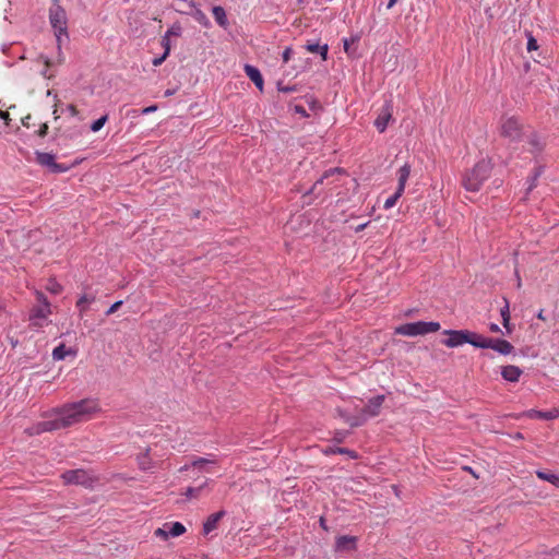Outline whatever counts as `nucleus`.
<instances>
[{
    "mask_svg": "<svg viewBox=\"0 0 559 559\" xmlns=\"http://www.w3.org/2000/svg\"><path fill=\"white\" fill-rule=\"evenodd\" d=\"M500 134L510 141H518L522 136V124L515 117H509L503 120Z\"/></svg>",
    "mask_w": 559,
    "mask_h": 559,
    "instance_id": "nucleus-8",
    "label": "nucleus"
},
{
    "mask_svg": "<svg viewBox=\"0 0 559 559\" xmlns=\"http://www.w3.org/2000/svg\"><path fill=\"white\" fill-rule=\"evenodd\" d=\"M173 94H174V91H170V90H167V91L165 92V96H170V95H173Z\"/></svg>",
    "mask_w": 559,
    "mask_h": 559,
    "instance_id": "nucleus-64",
    "label": "nucleus"
},
{
    "mask_svg": "<svg viewBox=\"0 0 559 559\" xmlns=\"http://www.w3.org/2000/svg\"><path fill=\"white\" fill-rule=\"evenodd\" d=\"M213 15L217 24L222 27H226L228 25V20L224 8L217 5L213 8Z\"/></svg>",
    "mask_w": 559,
    "mask_h": 559,
    "instance_id": "nucleus-21",
    "label": "nucleus"
},
{
    "mask_svg": "<svg viewBox=\"0 0 559 559\" xmlns=\"http://www.w3.org/2000/svg\"><path fill=\"white\" fill-rule=\"evenodd\" d=\"M0 118L2 120H4L5 124H9V121H10L9 112L0 110Z\"/></svg>",
    "mask_w": 559,
    "mask_h": 559,
    "instance_id": "nucleus-52",
    "label": "nucleus"
},
{
    "mask_svg": "<svg viewBox=\"0 0 559 559\" xmlns=\"http://www.w3.org/2000/svg\"><path fill=\"white\" fill-rule=\"evenodd\" d=\"M155 110H157V106L153 105V106H148V107L143 108L142 109V114L143 115H147V114L153 112Z\"/></svg>",
    "mask_w": 559,
    "mask_h": 559,
    "instance_id": "nucleus-51",
    "label": "nucleus"
},
{
    "mask_svg": "<svg viewBox=\"0 0 559 559\" xmlns=\"http://www.w3.org/2000/svg\"><path fill=\"white\" fill-rule=\"evenodd\" d=\"M48 133V124L45 122L40 126L39 130L37 131L38 136L45 138Z\"/></svg>",
    "mask_w": 559,
    "mask_h": 559,
    "instance_id": "nucleus-44",
    "label": "nucleus"
},
{
    "mask_svg": "<svg viewBox=\"0 0 559 559\" xmlns=\"http://www.w3.org/2000/svg\"><path fill=\"white\" fill-rule=\"evenodd\" d=\"M443 334L449 337L442 341V344L449 348L459 347L465 343L476 347L479 334L469 330H444Z\"/></svg>",
    "mask_w": 559,
    "mask_h": 559,
    "instance_id": "nucleus-4",
    "label": "nucleus"
},
{
    "mask_svg": "<svg viewBox=\"0 0 559 559\" xmlns=\"http://www.w3.org/2000/svg\"><path fill=\"white\" fill-rule=\"evenodd\" d=\"M338 414L340 416L346 421V417H350L349 415H347L346 413H344L343 411L338 409Z\"/></svg>",
    "mask_w": 559,
    "mask_h": 559,
    "instance_id": "nucleus-57",
    "label": "nucleus"
},
{
    "mask_svg": "<svg viewBox=\"0 0 559 559\" xmlns=\"http://www.w3.org/2000/svg\"><path fill=\"white\" fill-rule=\"evenodd\" d=\"M166 58H167V56H165V53H163V56L153 59L152 63L154 67H158L165 61Z\"/></svg>",
    "mask_w": 559,
    "mask_h": 559,
    "instance_id": "nucleus-48",
    "label": "nucleus"
},
{
    "mask_svg": "<svg viewBox=\"0 0 559 559\" xmlns=\"http://www.w3.org/2000/svg\"><path fill=\"white\" fill-rule=\"evenodd\" d=\"M46 68L50 67L51 62L48 58H45L44 60Z\"/></svg>",
    "mask_w": 559,
    "mask_h": 559,
    "instance_id": "nucleus-63",
    "label": "nucleus"
},
{
    "mask_svg": "<svg viewBox=\"0 0 559 559\" xmlns=\"http://www.w3.org/2000/svg\"><path fill=\"white\" fill-rule=\"evenodd\" d=\"M292 52H293V50H292V48H289V47H288V48H286V49L283 51L282 57H283V61H284V62H288V60L290 59V55H292Z\"/></svg>",
    "mask_w": 559,
    "mask_h": 559,
    "instance_id": "nucleus-47",
    "label": "nucleus"
},
{
    "mask_svg": "<svg viewBox=\"0 0 559 559\" xmlns=\"http://www.w3.org/2000/svg\"><path fill=\"white\" fill-rule=\"evenodd\" d=\"M523 371L513 365H509L502 368L501 376L509 382H518Z\"/></svg>",
    "mask_w": 559,
    "mask_h": 559,
    "instance_id": "nucleus-16",
    "label": "nucleus"
},
{
    "mask_svg": "<svg viewBox=\"0 0 559 559\" xmlns=\"http://www.w3.org/2000/svg\"><path fill=\"white\" fill-rule=\"evenodd\" d=\"M98 412H100V406L95 399H83L78 402L64 404L60 408L55 409L57 415L55 419L38 423L34 427V433L68 428L91 419ZM31 435H33V432H31Z\"/></svg>",
    "mask_w": 559,
    "mask_h": 559,
    "instance_id": "nucleus-1",
    "label": "nucleus"
},
{
    "mask_svg": "<svg viewBox=\"0 0 559 559\" xmlns=\"http://www.w3.org/2000/svg\"><path fill=\"white\" fill-rule=\"evenodd\" d=\"M168 523L164 524L163 527H159L155 531V536L160 537L163 539H167L170 535L168 534Z\"/></svg>",
    "mask_w": 559,
    "mask_h": 559,
    "instance_id": "nucleus-38",
    "label": "nucleus"
},
{
    "mask_svg": "<svg viewBox=\"0 0 559 559\" xmlns=\"http://www.w3.org/2000/svg\"><path fill=\"white\" fill-rule=\"evenodd\" d=\"M67 110L69 111V114L72 116V117H75L79 115V110L76 109V107L72 104L68 105L67 107Z\"/></svg>",
    "mask_w": 559,
    "mask_h": 559,
    "instance_id": "nucleus-49",
    "label": "nucleus"
},
{
    "mask_svg": "<svg viewBox=\"0 0 559 559\" xmlns=\"http://www.w3.org/2000/svg\"><path fill=\"white\" fill-rule=\"evenodd\" d=\"M168 534L171 537H178L186 532V527L180 522H174L168 524Z\"/></svg>",
    "mask_w": 559,
    "mask_h": 559,
    "instance_id": "nucleus-28",
    "label": "nucleus"
},
{
    "mask_svg": "<svg viewBox=\"0 0 559 559\" xmlns=\"http://www.w3.org/2000/svg\"><path fill=\"white\" fill-rule=\"evenodd\" d=\"M320 525L326 530V526H325V520L323 518L320 519Z\"/></svg>",
    "mask_w": 559,
    "mask_h": 559,
    "instance_id": "nucleus-61",
    "label": "nucleus"
},
{
    "mask_svg": "<svg viewBox=\"0 0 559 559\" xmlns=\"http://www.w3.org/2000/svg\"><path fill=\"white\" fill-rule=\"evenodd\" d=\"M245 72L248 75V78L254 83V85L260 91H263L264 82L260 70L251 64H245Z\"/></svg>",
    "mask_w": 559,
    "mask_h": 559,
    "instance_id": "nucleus-14",
    "label": "nucleus"
},
{
    "mask_svg": "<svg viewBox=\"0 0 559 559\" xmlns=\"http://www.w3.org/2000/svg\"><path fill=\"white\" fill-rule=\"evenodd\" d=\"M69 354H74L72 349L67 348L64 344H60L52 350V358L55 360H62L64 359Z\"/></svg>",
    "mask_w": 559,
    "mask_h": 559,
    "instance_id": "nucleus-26",
    "label": "nucleus"
},
{
    "mask_svg": "<svg viewBox=\"0 0 559 559\" xmlns=\"http://www.w3.org/2000/svg\"><path fill=\"white\" fill-rule=\"evenodd\" d=\"M492 170L491 162L481 159L475 166L466 170L462 178L463 187L471 192L480 190L483 183L490 177Z\"/></svg>",
    "mask_w": 559,
    "mask_h": 559,
    "instance_id": "nucleus-2",
    "label": "nucleus"
},
{
    "mask_svg": "<svg viewBox=\"0 0 559 559\" xmlns=\"http://www.w3.org/2000/svg\"><path fill=\"white\" fill-rule=\"evenodd\" d=\"M542 175V168H536L534 175L530 178L528 187L526 189V194H528L535 187L538 177Z\"/></svg>",
    "mask_w": 559,
    "mask_h": 559,
    "instance_id": "nucleus-34",
    "label": "nucleus"
},
{
    "mask_svg": "<svg viewBox=\"0 0 559 559\" xmlns=\"http://www.w3.org/2000/svg\"><path fill=\"white\" fill-rule=\"evenodd\" d=\"M325 454H347L350 459H357V453L353 450H349L347 448H328L324 451Z\"/></svg>",
    "mask_w": 559,
    "mask_h": 559,
    "instance_id": "nucleus-29",
    "label": "nucleus"
},
{
    "mask_svg": "<svg viewBox=\"0 0 559 559\" xmlns=\"http://www.w3.org/2000/svg\"><path fill=\"white\" fill-rule=\"evenodd\" d=\"M500 316L502 318V325L507 329L508 333H511L512 329L510 326V308L509 301L504 299V306L500 309Z\"/></svg>",
    "mask_w": 559,
    "mask_h": 559,
    "instance_id": "nucleus-24",
    "label": "nucleus"
},
{
    "mask_svg": "<svg viewBox=\"0 0 559 559\" xmlns=\"http://www.w3.org/2000/svg\"><path fill=\"white\" fill-rule=\"evenodd\" d=\"M207 457H199L191 462V465L193 467L203 468L204 465H206Z\"/></svg>",
    "mask_w": 559,
    "mask_h": 559,
    "instance_id": "nucleus-39",
    "label": "nucleus"
},
{
    "mask_svg": "<svg viewBox=\"0 0 559 559\" xmlns=\"http://www.w3.org/2000/svg\"><path fill=\"white\" fill-rule=\"evenodd\" d=\"M512 438H513L514 440H522V439H524V436H523L521 432H515V433L512 436Z\"/></svg>",
    "mask_w": 559,
    "mask_h": 559,
    "instance_id": "nucleus-56",
    "label": "nucleus"
},
{
    "mask_svg": "<svg viewBox=\"0 0 559 559\" xmlns=\"http://www.w3.org/2000/svg\"><path fill=\"white\" fill-rule=\"evenodd\" d=\"M122 305V300H118L115 304H112L109 309L106 311V316H110L115 313Z\"/></svg>",
    "mask_w": 559,
    "mask_h": 559,
    "instance_id": "nucleus-41",
    "label": "nucleus"
},
{
    "mask_svg": "<svg viewBox=\"0 0 559 559\" xmlns=\"http://www.w3.org/2000/svg\"><path fill=\"white\" fill-rule=\"evenodd\" d=\"M29 120H31V115H27L26 117H24L22 119L23 126L26 127V128H29Z\"/></svg>",
    "mask_w": 559,
    "mask_h": 559,
    "instance_id": "nucleus-54",
    "label": "nucleus"
},
{
    "mask_svg": "<svg viewBox=\"0 0 559 559\" xmlns=\"http://www.w3.org/2000/svg\"><path fill=\"white\" fill-rule=\"evenodd\" d=\"M41 299L44 300V306L34 308L29 314V320L36 326H40V323L36 321L37 319H46L47 316L50 313L49 302L47 301L43 294H39V300Z\"/></svg>",
    "mask_w": 559,
    "mask_h": 559,
    "instance_id": "nucleus-12",
    "label": "nucleus"
},
{
    "mask_svg": "<svg viewBox=\"0 0 559 559\" xmlns=\"http://www.w3.org/2000/svg\"><path fill=\"white\" fill-rule=\"evenodd\" d=\"M367 419V416L360 413L358 416L346 417V423L354 428L362 426Z\"/></svg>",
    "mask_w": 559,
    "mask_h": 559,
    "instance_id": "nucleus-31",
    "label": "nucleus"
},
{
    "mask_svg": "<svg viewBox=\"0 0 559 559\" xmlns=\"http://www.w3.org/2000/svg\"><path fill=\"white\" fill-rule=\"evenodd\" d=\"M538 48L537 40L531 35L527 39V50H536Z\"/></svg>",
    "mask_w": 559,
    "mask_h": 559,
    "instance_id": "nucleus-40",
    "label": "nucleus"
},
{
    "mask_svg": "<svg viewBox=\"0 0 559 559\" xmlns=\"http://www.w3.org/2000/svg\"><path fill=\"white\" fill-rule=\"evenodd\" d=\"M180 3H188V7L189 9H191L192 11L190 12L191 15L193 16V19L201 25L207 27L210 26V21L206 16V14L200 10L199 8H197L195 3L193 1H188V0H179Z\"/></svg>",
    "mask_w": 559,
    "mask_h": 559,
    "instance_id": "nucleus-13",
    "label": "nucleus"
},
{
    "mask_svg": "<svg viewBox=\"0 0 559 559\" xmlns=\"http://www.w3.org/2000/svg\"><path fill=\"white\" fill-rule=\"evenodd\" d=\"M47 289L52 294H60L62 292V286L56 280H49Z\"/></svg>",
    "mask_w": 559,
    "mask_h": 559,
    "instance_id": "nucleus-36",
    "label": "nucleus"
},
{
    "mask_svg": "<svg viewBox=\"0 0 559 559\" xmlns=\"http://www.w3.org/2000/svg\"><path fill=\"white\" fill-rule=\"evenodd\" d=\"M409 174H411V166L408 164L403 165L399 169V185H397V189L400 191L404 192L407 179L409 177Z\"/></svg>",
    "mask_w": 559,
    "mask_h": 559,
    "instance_id": "nucleus-19",
    "label": "nucleus"
},
{
    "mask_svg": "<svg viewBox=\"0 0 559 559\" xmlns=\"http://www.w3.org/2000/svg\"><path fill=\"white\" fill-rule=\"evenodd\" d=\"M367 224H361L358 227H356V231H360L366 227Z\"/></svg>",
    "mask_w": 559,
    "mask_h": 559,
    "instance_id": "nucleus-62",
    "label": "nucleus"
},
{
    "mask_svg": "<svg viewBox=\"0 0 559 559\" xmlns=\"http://www.w3.org/2000/svg\"><path fill=\"white\" fill-rule=\"evenodd\" d=\"M150 451H151V449L146 448L145 452L138 455V457H136L139 467L142 471H148V469L153 468V466H154V462L150 457Z\"/></svg>",
    "mask_w": 559,
    "mask_h": 559,
    "instance_id": "nucleus-18",
    "label": "nucleus"
},
{
    "mask_svg": "<svg viewBox=\"0 0 559 559\" xmlns=\"http://www.w3.org/2000/svg\"><path fill=\"white\" fill-rule=\"evenodd\" d=\"M95 301V296L93 295H83L76 301V307L82 316L87 310V305Z\"/></svg>",
    "mask_w": 559,
    "mask_h": 559,
    "instance_id": "nucleus-25",
    "label": "nucleus"
},
{
    "mask_svg": "<svg viewBox=\"0 0 559 559\" xmlns=\"http://www.w3.org/2000/svg\"><path fill=\"white\" fill-rule=\"evenodd\" d=\"M489 330H490L491 332H493V333H500V332H501V330H500L499 325H498V324H496V323H491V324L489 325Z\"/></svg>",
    "mask_w": 559,
    "mask_h": 559,
    "instance_id": "nucleus-53",
    "label": "nucleus"
},
{
    "mask_svg": "<svg viewBox=\"0 0 559 559\" xmlns=\"http://www.w3.org/2000/svg\"><path fill=\"white\" fill-rule=\"evenodd\" d=\"M515 277H516V287L518 288H521L522 286V281H521V277H520V274H519V271L515 269Z\"/></svg>",
    "mask_w": 559,
    "mask_h": 559,
    "instance_id": "nucleus-55",
    "label": "nucleus"
},
{
    "mask_svg": "<svg viewBox=\"0 0 559 559\" xmlns=\"http://www.w3.org/2000/svg\"><path fill=\"white\" fill-rule=\"evenodd\" d=\"M528 143L532 146V148H531L532 153H539L544 148V142L536 134H532Z\"/></svg>",
    "mask_w": 559,
    "mask_h": 559,
    "instance_id": "nucleus-30",
    "label": "nucleus"
},
{
    "mask_svg": "<svg viewBox=\"0 0 559 559\" xmlns=\"http://www.w3.org/2000/svg\"><path fill=\"white\" fill-rule=\"evenodd\" d=\"M402 194H403V191H400L399 189H396L395 193L385 200L384 209L393 207Z\"/></svg>",
    "mask_w": 559,
    "mask_h": 559,
    "instance_id": "nucleus-33",
    "label": "nucleus"
},
{
    "mask_svg": "<svg viewBox=\"0 0 559 559\" xmlns=\"http://www.w3.org/2000/svg\"><path fill=\"white\" fill-rule=\"evenodd\" d=\"M477 348H491L496 352H498L501 355H509L513 350V345L502 338H491V337H485L479 334L478 342L476 344Z\"/></svg>",
    "mask_w": 559,
    "mask_h": 559,
    "instance_id": "nucleus-6",
    "label": "nucleus"
},
{
    "mask_svg": "<svg viewBox=\"0 0 559 559\" xmlns=\"http://www.w3.org/2000/svg\"><path fill=\"white\" fill-rule=\"evenodd\" d=\"M391 119V112L390 111H386L382 115H380L376 121H374V126L376 128L378 129L379 132H384V130L386 129V126H388V122L389 120Z\"/></svg>",
    "mask_w": 559,
    "mask_h": 559,
    "instance_id": "nucleus-27",
    "label": "nucleus"
},
{
    "mask_svg": "<svg viewBox=\"0 0 559 559\" xmlns=\"http://www.w3.org/2000/svg\"><path fill=\"white\" fill-rule=\"evenodd\" d=\"M441 328L439 322H426V321H417L405 323L395 329V333L404 336H417L425 335L428 333H433L439 331Z\"/></svg>",
    "mask_w": 559,
    "mask_h": 559,
    "instance_id": "nucleus-5",
    "label": "nucleus"
},
{
    "mask_svg": "<svg viewBox=\"0 0 559 559\" xmlns=\"http://www.w3.org/2000/svg\"><path fill=\"white\" fill-rule=\"evenodd\" d=\"M307 50L313 53L319 52L320 45L319 44H308L306 46Z\"/></svg>",
    "mask_w": 559,
    "mask_h": 559,
    "instance_id": "nucleus-46",
    "label": "nucleus"
},
{
    "mask_svg": "<svg viewBox=\"0 0 559 559\" xmlns=\"http://www.w3.org/2000/svg\"><path fill=\"white\" fill-rule=\"evenodd\" d=\"M64 484L81 485L84 487H92L95 478L91 477L84 469H71L61 475Z\"/></svg>",
    "mask_w": 559,
    "mask_h": 559,
    "instance_id": "nucleus-7",
    "label": "nucleus"
},
{
    "mask_svg": "<svg viewBox=\"0 0 559 559\" xmlns=\"http://www.w3.org/2000/svg\"><path fill=\"white\" fill-rule=\"evenodd\" d=\"M49 22L55 31V35L60 49L61 37L68 38V16L66 10L60 5V0H52V5L49 9Z\"/></svg>",
    "mask_w": 559,
    "mask_h": 559,
    "instance_id": "nucleus-3",
    "label": "nucleus"
},
{
    "mask_svg": "<svg viewBox=\"0 0 559 559\" xmlns=\"http://www.w3.org/2000/svg\"><path fill=\"white\" fill-rule=\"evenodd\" d=\"M211 479H205L203 484L198 487H188L183 495L187 499H198L202 496L203 491L209 487Z\"/></svg>",
    "mask_w": 559,
    "mask_h": 559,
    "instance_id": "nucleus-17",
    "label": "nucleus"
},
{
    "mask_svg": "<svg viewBox=\"0 0 559 559\" xmlns=\"http://www.w3.org/2000/svg\"><path fill=\"white\" fill-rule=\"evenodd\" d=\"M536 475H537V477L539 479L548 481V483H550L554 486L559 488V473L558 474H552V473H549V472L537 471Z\"/></svg>",
    "mask_w": 559,
    "mask_h": 559,
    "instance_id": "nucleus-23",
    "label": "nucleus"
},
{
    "mask_svg": "<svg viewBox=\"0 0 559 559\" xmlns=\"http://www.w3.org/2000/svg\"><path fill=\"white\" fill-rule=\"evenodd\" d=\"M107 119H108V116H107V115L102 116L100 118H98L97 120H95V121L91 124V130H92L93 132H97V131H99V130L104 127V124L106 123Z\"/></svg>",
    "mask_w": 559,
    "mask_h": 559,
    "instance_id": "nucleus-35",
    "label": "nucleus"
},
{
    "mask_svg": "<svg viewBox=\"0 0 559 559\" xmlns=\"http://www.w3.org/2000/svg\"><path fill=\"white\" fill-rule=\"evenodd\" d=\"M277 88L282 93H290L297 90L296 86H283L282 83H278Z\"/></svg>",
    "mask_w": 559,
    "mask_h": 559,
    "instance_id": "nucleus-43",
    "label": "nucleus"
},
{
    "mask_svg": "<svg viewBox=\"0 0 559 559\" xmlns=\"http://www.w3.org/2000/svg\"><path fill=\"white\" fill-rule=\"evenodd\" d=\"M358 40L357 36L350 37V38H344V50L348 56H354L355 50L352 49V45L355 44Z\"/></svg>",
    "mask_w": 559,
    "mask_h": 559,
    "instance_id": "nucleus-32",
    "label": "nucleus"
},
{
    "mask_svg": "<svg viewBox=\"0 0 559 559\" xmlns=\"http://www.w3.org/2000/svg\"><path fill=\"white\" fill-rule=\"evenodd\" d=\"M181 32H182V28L180 26V24L178 23H175L171 27L168 28V31L166 32V36H180L181 35Z\"/></svg>",
    "mask_w": 559,
    "mask_h": 559,
    "instance_id": "nucleus-37",
    "label": "nucleus"
},
{
    "mask_svg": "<svg viewBox=\"0 0 559 559\" xmlns=\"http://www.w3.org/2000/svg\"><path fill=\"white\" fill-rule=\"evenodd\" d=\"M319 53L321 55L322 59L325 60L328 57V45L320 46Z\"/></svg>",
    "mask_w": 559,
    "mask_h": 559,
    "instance_id": "nucleus-50",
    "label": "nucleus"
},
{
    "mask_svg": "<svg viewBox=\"0 0 559 559\" xmlns=\"http://www.w3.org/2000/svg\"><path fill=\"white\" fill-rule=\"evenodd\" d=\"M357 540L356 536L342 535L336 537L335 539V551L338 552H349L357 549Z\"/></svg>",
    "mask_w": 559,
    "mask_h": 559,
    "instance_id": "nucleus-10",
    "label": "nucleus"
},
{
    "mask_svg": "<svg viewBox=\"0 0 559 559\" xmlns=\"http://www.w3.org/2000/svg\"><path fill=\"white\" fill-rule=\"evenodd\" d=\"M224 515H225V511L224 510H221L218 512H215V513L211 514L206 519V521L203 523V533L205 535H207L212 531H214L217 527V523L219 522V520L223 519Z\"/></svg>",
    "mask_w": 559,
    "mask_h": 559,
    "instance_id": "nucleus-15",
    "label": "nucleus"
},
{
    "mask_svg": "<svg viewBox=\"0 0 559 559\" xmlns=\"http://www.w3.org/2000/svg\"><path fill=\"white\" fill-rule=\"evenodd\" d=\"M384 399V395H377L370 399L366 406L361 409V414L367 416V418L378 416L380 414Z\"/></svg>",
    "mask_w": 559,
    "mask_h": 559,
    "instance_id": "nucleus-11",
    "label": "nucleus"
},
{
    "mask_svg": "<svg viewBox=\"0 0 559 559\" xmlns=\"http://www.w3.org/2000/svg\"><path fill=\"white\" fill-rule=\"evenodd\" d=\"M335 173H342V169L336 167V168H331L329 170H326L314 183L313 186L305 193L304 197H307L309 194H313L314 191L317 190V187L319 185H322L324 179L329 178L330 176H332L333 174Z\"/></svg>",
    "mask_w": 559,
    "mask_h": 559,
    "instance_id": "nucleus-20",
    "label": "nucleus"
},
{
    "mask_svg": "<svg viewBox=\"0 0 559 559\" xmlns=\"http://www.w3.org/2000/svg\"><path fill=\"white\" fill-rule=\"evenodd\" d=\"M537 318L540 319V320H545V317H544V311L540 310L537 314Z\"/></svg>",
    "mask_w": 559,
    "mask_h": 559,
    "instance_id": "nucleus-60",
    "label": "nucleus"
},
{
    "mask_svg": "<svg viewBox=\"0 0 559 559\" xmlns=\"http://www.w3.org/2000/svg\"><path fill=\"white\" fill-rule=\"evenodd\" d=\"M162 45L165 48V51H164L165 56H168L169 51H170V41H169V37L168 36L165 35L163 37Z\"/></svg>",
    "mask_w": 559,
    "mask_h": 559,
    "instance_id": "nucleus-42",
    "label": "nucleus"
},
{
    "mask_svg": "<svg viewBox=\"0 0 559 559\" xmlns=\"http://www.w3.org/2000/svg\"><path fill=\"white\" fill-rule=\"evenodd\" d=\"M209 461H206V464H216L217 463V460L216 459H211V457H207Z\"/></svg>",
    "mask_w": 559,
    "mask_h": 559,
    "instance_id": "nucleus-59",
    "label": "nucleus"
},
{
    "mask_svg": "<svg viewBox=\"0 0 559 559\" xmlns=\"http://www.w3.org/2000/svg\"><path fill=\"white\" fill-rule=\"evenodd\" d=\"M396 3V0H389L386 8L391 9Z\"/></svg>",
    "mask_w": 559,
    "mask_h": 559,
    "instance_id": "nucleus-58",
    "label": "nucleus"
},
{
    "mask_svg": "<svg viewBox=\"0 0 559 559\" xmlns=\"http://www.w3.org/2000/svg\"><path fill=\"white\" fill-rule=\"evenodd\" d=\"M528 414L531 417H536V418L544 419V420H551V419H555L558 417V411H556V409L549 411V412L532 409V411H530Z\"/></svg>",
    "mask_w": 559,
    "mask_h": 559,
    "instance_id": "nucleus-22",
    "label": "nucleus"
},
{
    "mask_svg": "<svg viewBox=\"0 0 559 559\" xmlns=\"http://www.w3.org/2000/svg\"><path fill=\"white\" fill-rule=\"evenodd\" d=\"M35 154H36V162L40 166L49 168L50 171L58 174V173H64L68 170V167L56 163L53 154L39 152V151H37Z\"/></svg>",
    "mask_w": 559,
    "mask_h": 559,
    "instance_id": "nucleus-9",
    "label": "nucleus"
},
{
    "mask_svg": "<svg viewBox=\"0 0 559 559\" xmlns=\"http://www.w3.org/2000/svg\"><path fill=\"white\" fill-rule=\"evenodd\" d=\"M294 110H295L296 114H299L302 117H308V114H307L306 109L302 106H300V105H296L294 107Z\"/></svg>",
    "mask_w": 559,
    "mask_h": 559,
    "instance_id": "nucleus-45",
    "label": "nucleus"
}]
</instances>
